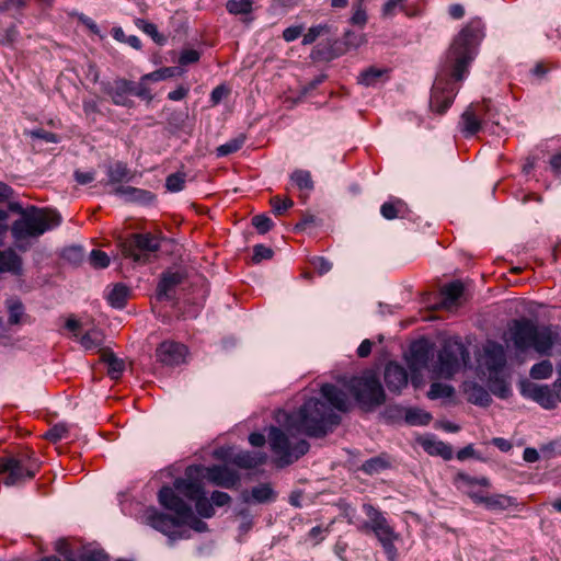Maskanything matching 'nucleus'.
<instances>
[{
    "instance_id": "1",
    "label": "nucleus",
    "mask_w": 561,
    "mask_h": 561,
    "mask_svg": "<svg viewBox=\"0 0 561 561\" xmlns=\"http://www.w3.org/2000/svg\"><path fill=\"white\" fill-rule=\"evenodd\" d=\"M481 37L480 21H471L454 38L432 88L430 107L433 112L444 114L454 103L458 92L455 84L466 78Z\"/></svg>"
},
{
    "instance_id": "2",
    "label": "nucleus",
    "mask_w": 561,
    "mask_h": 561,
    "mask_svg": "<svg viewBox=\"0 0 561 561\" xmlns=\"http://www.w3.org/2000/svg\"><path fill=\"white\" fill-rule=\"evenodd\" d=\"M290 421L307 436L321 438L340 424L341 417L325 402L311 398L290 416Z\"/></svg>"
},
{
    "instance_id": "3",
    "label": "nucleus",
    "mask_w": 561,
    "mask_h": 561,
    "mask_svg": "<svg viewBox=\"0 0 561 561\" xmlns=\"http://www.w3.org/2000/svg\"><path fill=\"white\" fill-rule=\"evenodd\" d=\"M511 339L517 351L534 350L540 355H548L558 340V332L549 325H537L529 319L514 320L510 329Z\"/></svg>"
},
{
    "instance_id": "4",
    "label": "nucleus",
    "mask_w": 561,
    "mask_h": 561,
    "mask_svg": "<svg viewBox=\"0 0 561 561\" xmlns=\"http://www.w3.org/2000/svg\"><path fill=\"white\" fill-rule=\"evenodd\" d=\"M60 222L61 216L58 211L30 206L28 211L23 213V218H19L12 224L11 233L15 241L38 238L58 227Z\"/></svg>"
},
{
    "instance_id": "5",
    "label": "nucleus",
    "mask_w": 561,
    "mask_h": 561,
    "mask_svg": "<svg viewBox=\"0 0 561 561\" xmlns=\"http://www.w3.org/2000/svg\"><path fill=\"white\" fill-rule=\"evenodd\" d=\"M41 462L27 447L0 457V476L5 485H15L32 480L39 471Z\"/></svg>"
},
{
    "instance_id": "6",
    "label": "nucleus",
    "mask_w": 561,
    "mask_h": 561,
    "mask_svg": "<svg viewBox=\"0 0 561 561\" xmlns=\"http://www.w3.org/2000/svg\"><path fill=\"white\" fill-rule=\"evenodd\" d=\"M362 508L367 520L358 529L363 533H373L381 545L388 561H397L398 549L394 543L399 540L400 535L396 533L379 508L369 503H364Z\"/></svg>"
},
{
    "instance_id": "7",
    "label": "nucleus",
    "mask_w": 561,
    "mask_h": 561,
    "mask_svg": "<svg viewBox=\"0 0 561 561\" xmlns=\"http://www.w3.org/2000/svg\"><path fill=\"white\" fill-rule=\"evenodd\" d=\"M345 386L365 411H371L386 401L382 385L373 370H366L360 376L352 377Z\"/></svg>"
},
{
    "instance_id": "8",
    "label": "nucleus",
    "mask_w": 561,
    "mask_h": 561,
    "mask_svg": "<svg viewBox=\"0 0 561 561\" xmlns=\"http://www.w3.org/2000/svg\"><path fill=\"white\" fill-rule=\"evenodd\" d=\"M271 450L276 456L278 467L289 466L309 451L310 445L307 440L300 439L291 445L288 436L276 426H271L268 432Z\"/></svg>"
},
{
    "instance_id": "9",
    "label": "nucleus",
    "mask_w": 561,
    "mask_h": 561,
    "mask_svg": "<svg viewBox=\"0 0 561 561\" xmlns=\"http://www.w3.org/2000/svg\"><path fill=\"white\" fill-rule=\"evenodd\" d=\"M159 504L168 511L181 517V526L187 525L197 533L208 530V525L194 515L190 504H187L169 485H163L158 492Z\"/></svg>"
},
{
    "instance_id": "10",
    "label": "nucleus",
    "mask_w": 561,
    "mask_h": 561,
    "mask_svg": "<svg viewBox=\"0 0 561 561\" xmlns=\"http://www.w3.org/2000/svg\"><path fill=\"white\" fill-rule=\"evenodd\" d=\"M160 239L150 232L130 233L121 242V250L125 257L134 262L146 263L151 253L159 251Z\"/></svg>"
},
{
    "instance_id": "11",
    "label": "nucleus",
    "mask_w": 561,
    "mask_h": 561,
    "mask_svg": "<svg viewBox=\"0 0 561 561\" xmlns=\"http://www.w3.org/2000/svg\"><path fill=\"white\" fill-rule=\"evenodd\" d=\"M495 122V114L491 100L484 99L481 103H472L461 115L460 126L465 137L477 135L483 124Z\"/></svg>"
},
{
    "instance_id": "12",
    "label": "nucleus",
    "mask_w": 561,
    "mask_h": 561,
    "mask_svg": "<svg viewBox=\"0 0 561 561\" xmlns=\"http://www.w3.org/2000/svg\"><path fill=\"white\" fill-rule=\"evenodd\" d=\"M469 353L465 345L458 341H447L438 352L435 373L442 378H451L460 368V362L466 360Z\"/></svg>"
},
{
    "instance_id": "13",
    "label": "nucleus",
    "mask_w": 561,
    "mask_h": 561,
    "mask_svg": "<svg viewBox=\"0 0 561 561\" xmlns=\"http://www.w3.org/2000/svg\"><path fill=\"white\" fill-rule=\"evenodd\" d=\"M144 517L147 525L168 536L171 540L183 538V533L176 530L181 527L182 522L179 515L171 516L156 507H149L146 510Z\"/></svg>"
},
{
    "instance_id": "14",
    "label": "nucleus",
    "mask_w": 561,
    "mask_h": 561,
    "mask_svg": "<svg viewBox=\"0 0 561 561\" xmlns=\"http://www.w3.org/2000/svg\"><path fill=\"white\" fill-rule=\"evenodd\" d=\"M202 472V465L188 466L184 471V477L176 478L173 481V486L170 488L174 490L175 494H182L187 500L193 501L204 492L201 482Z\"/></svg>"
},
{
    "instance_id": "15",
    "label": "nucleus",
    "mask_w": 561,
    "mask_h": 561,
    "mask_svg": "<svg viewBox=\"0 0 561 561\" xmlns=\"http://www.w3.org/2000/svg\"><path fill=\"white\" fill-rule=\"evenodd\" d=\"M102 91L111 99L113 104L131 108L135 103L133 95V81L126 78H116L112 82H102Z\"/></svg>"
},
{
    "instance_id": "16",
    "label": "nucleus",
    "mask_w": 561,
    "mask_h": 561,
    "mask_svg": "<svg viewBox=\"0 0 561 561\" xmlns=\"http://www.w3.org/2000/svg\"><path fill=\"white\" fill-rule=\"evenodd\" d=\"M154 354L162 365L179 366L185 362L188 348L181 342L165 340L157 346Z\"/></svg>"
},
{
    "instance_id": "17",
    "label": "nucleus",
    "mask_w": 561,
    "mask_h": 561,
    "mask_svg": "<svg viewBox=\"0 0 561 561\" xmlns=\"http://www.w3.org/2000/svg\"><path fill=\"white\" fill-rule=\"evenodd\" d=\"M202 478L207 479L214 485L225 489H233L240 481V476L237 471L221 465L203 466Z\"/></svg>"
},
{
    "instance_id": "18",
    "label": "nucleus",
    "mask_w": 561,
    "mask_h": 561,
    "mask_svg": "<svg viewBox=\"0 0 561 561\" xmlns=\"http://www.w3.org/2000/svg\"><path fill=\"white\" fill-rule=\"evenodd\" d=\"M347 51V42L339 38H327L318 43L311 50L310 57L314 61H331Z\"/></svg>"
},
{
    "instance_id": "19",
    "label": "nucleus",
    "mask_w": 561,
    "mask_h": 561,
    "mask_svg": "<svg viewBox=\"0 0 561 561\" xmlns=\"http://www.w3.org/2000/svg\"><path fill=\"white\" fill-rule=\"evenodd\" d=\"M184 278V273L179 271H167L162 273L156 290L157 300L169 301L175 299L176 289L183 283Z\"/></svg>"
},
{
    "instance_id": "20",
    "label": "nucleus",
    "mask_w": 561,
    "mask_h": 561,
    "mask_svg": "<svg viewBox=\"0 0 561 561\" xmlns=\"http://www.w3.org/2000/svg\"><path fill=\"white\" fill-rule=\"evenodd\" d=\"M524 396L533 399L537 403H539L543 409L552 410L557 407V398L553 391L548 386H539L536 383H529L523 389Z\"/></svg>"
},
{
    "instance_id": "21",
    "label": "nucleus",
    "mask_w": 561,
    "mask_h": 561,
    "mask_svg": "<svg viewBox=\"0 0 561 561\" xmlns=\"http://www.w3.org/2000/svg\"><path fill=\"white\" fill-rule=\"evenodd\" d=\"M470 499L489 510L505 511L515 505V499L505 494L489 495L486 492H471Z\"/></svg>"
},
{
    "instance_id": "22",
    "label": "nucleus",
    "mask_w": 561,
    "mask_h": 561,
    "mask_svg": "<svg viewBox=\"0 0 561 561\" xmlns=\"http://www.w3.org/2000/svg\"><path fill=\"white\" fill-rule=\"evenodd\" d=\"M385 382L389 391L400 392L408 385V373L401 365L390 362L385 368Z\"/></svg>"
},
{
    "instance_id": "23",
    "label": "nucleus",
    "mask_w": 561,
    "mask_h": 561,
    "mask_svg": "<svg viewBox=\"0 0 561 561\" xmlns=\"http://www.w3.org/2000/svg\"><path fill=\"white\" fill-rule=\"evenodd\" d=\"M454 483L458 490L462 491L469 497L471 492H484L482 489H477V486L488 489L491 485L489 478H476L465 472H458L455 476Z\"/></svg>"
},
{
    "instance_id": "24",
    "label": "nucleus",
    "mask_w": 561,
    "mask_h": 561,
    "mask_svg": "<svg viewBox=\"0 0 561 561\" xmlns=\"http://www.w3.org/2000/svg\"><path fill=\"white\" fill-rule=\"evenodd\" d=\"M431 351L425 343L415 342L411 345L407 357L408 366L412 371H419L427 367Z\"/></svg>"
},
{
    "instance_id": "25",
    "label": "nucleus",
    "mask_w": 561,
    "mask_h": 561,
    "mask_svg": "<svg viewBox=\"0 0 561 561\" xmlns=\"http://www.w3.org/2000/svg\"><path fill=\"white\" fill-rule=\"evenodd\" d=\"M322 397L330 403V408H334L341 412L348 410V399L346 393L332 383H324L321 387Z\"/></svg>"
},
{
    "instance_id": "26",
    "label": "nucleus",
    "mask_w": 561,
    "mask_h": 561,
    "mask_svg": "<svg viewBox=\"0 0 561 561\" xmlns=\"http://www.w3.org/2000/svg\"><path fill=\"white\" fill-rule=\"evenodd\" d=\"M397 413L398 415H401L404 413V420L410 425H426L431 422L432 416L430 413L424 412L416 408H410L407 410H403L400 407H389L386 410V413L392 417V413Z\"/></svg>"
},
{
    "instance_id": "27",
    "label": "nucleus",
    "mask_w": 561,
    "mask_h": 561,
    "mask_svg": "<svg viewBox=\"0 0 561 561\" xmlns=\"http://www.w3.org/2000/svg\"><path fill=\"white\" fill-rule=\"evenodd\" d=\"M293 185L299 191V198L306 202L314 188L311 173L307 170L297 169L290 174Z\"/></svg>"
},
{
    "instance_id": "28",
    "label": "nucleus",
    "mask_w": 561,
    "mask_h": 561,
    "mask_svg": "<svg viewBox=\"0 0 561 561\" xmlns=\"http://www.w3.org/2000/svg\"><path fill=\"white\" fill-rule=\"evenodd\" d=\"M407 0H388L382 5L383 16H393L397 10L401 11L408 18H414L421 14V8L417 3H405Z\"/></svg>"
},
{
    "instance_id": "29",
    "label": "nucleus",
    "mask_w": 561,
    "mask_h": 561,
    "mask_svg": "<svg viewBox=\"0 0 561 561\" xmlns=\"http://www.w3.org/2000/svg\"><path fill=\"white\" fill-rule=\"evenodd\" d=\"M114 193L116 195L126 196L130 202H136L144 205H149L156 199V195L152 192L134 186L119 185L115 187Z\"/></svg>"
},
{
    "instance_id": "30",
    "label": "nucleus",
    "mask_w": 561,
    "mask_h": 561,
    "mask_svg": "<svg viewBox=\"0 0 561 561\" xmlns=\"http://www.w3.org/2000/svg\"><path fill=\"white\" fill-rule=\"evenodd\" d=\"M505 364V351L501 344L493 343L485 350V365L491 373L501 371Z\"/></svg>"
},
{
    "instance_id": "31",
    "label": "nucleus",
    "mask_w": 561,
    "mask_h": 561,
    "mask_svg": "<svg viewBox=\"0 0 561 561\" xmlns=\"http://www.w3.org/2000/svg\"><path fill=\"white\" fill-rule=\"evenodd\" d=\"M391 69L389 68H377L375 66H370L359 73L357 82L365 87H374L378 82L387 81Z\"/></svg>"
},
{
    "instance_id": "32",
    "label": "nucleus",
    "mask_w": 561,
    "mask_h": 561,
    "mask_svg": "<svg viewBox=\"0 0 561 561\" xmlns=\"http://www.w3.org/2000/svg\"><path fill=\"white\" fill-rule=\"evenodd\" d=\"M409 213L408 205L404 201L398 197H392L385 202L380 207L381 216L387 220L396 218H404Z\"/></svg>"
},
{
    "instance_id": "33",
    "label": "nucleus",
    "mask_w": 561,
    "mask_h": 561,
    "mask_svg": "<svg viewBox=\"0 0 561 561\" xmlns=\"http://www.w3.org/2000/svg\"><path fill=\"white\" fill-rule=\"evenodd\" d=\"M465 287L460 280H454L440 288L442 306L451 308L456 306L459 298L463 295Z\"/></svg>"
},
{
    "instance_id": "34",
    "label": "nucleus",
    "mask_w": 561,
    "mask_h": 561,
    "mask_svg": "<svg viewBox=\"0 0 561 561\" xmlns=\"http://www.w3.org/2000/svg\"><path fill=\"white\" fill-rule=\"evenodd\" d=\"M107 183L111 185L119 184L124 181H130L133 179L131 171L127 168V164L122 161L107 167L106 170Z\"/></svg>"
},
{
    "instance_id": "35",
    "label": "nucleus",
    "mask_w": 561,
    "mask_h": 561,
    "mask_svg": "<svg viewBox=\"0 0 561 561\" xmlns=\"http://www.w3.org/2000/svg\"><path fill=\"white\" fill-rule=\"evenodd\" d=\"M21 270L22 260L14 250L9 249L0 251V273L10 272L13 274H20Z\"/></svg>"
},
{
    "instance_id": "36",
    "label": "nucleus",
    "mask_w": 561,
    "mask_h": 561,
    "mask_svg": "<svg viewBox=\"0 0 561 561\" xmlns=\"http://www.w3.org/2000/svg\"><path fill=\"white\" fill-rule=\"evenodd\" d=\"M101 359L107 365V375L110 378L113 380H118L125 369L124 362L117 358L116 355L110 350H104L102 352Z\"/></svg>"
},
{
    "instance_id": "37",
    "label": "nucleus",
    "mask_w": 561,
    "mask_h": 561,
    "mask_svg": "<svg viewBox=\"0 0 561 561\" xmlns=\"http://www.w3.org/2000/svg\"><path fill=\"white\" fill-rule=\"evenodd\" d=\"M227 11L232 15H243L242 21L250 23L253 18L250 16L253 11L252 0H228L226 3Z\"/></svg>"
},
{
    "instance_id": "38",
    "label": "nucleus",
    "mask_w": 561,
    "mask_h": 561,
    "mask_svg": "<svg viewBox=\"0 0 561 561\" xmlns=\"http://www.w3.org/2000/svg\"><path fill=\"white\" fill-rule=\"evenodd\" d=\"M391 467L390 457L387 454H380L366 460L362 466L360 470L369 476L379 473Z\"/></svg>"
},
{
    "instance_id": "39",
    "label": "nucleus",
    "mask_w": 561,
    "mask_h": 561,
    "mask_svg": "<svg viewBox=\"0 0 561 561\" xmlns=\"http://www.w3.org/2000/svg\"><path fill=\"white\" fill-rule=\"evenodd\" d=\"M264 454H252L250 451H241L233 457V463L243 469H252L265 462Z\"/></svg>"
},
{
    "instance_id": "40",
    "label": "nucleus",
    "mask_w": 561,
    "mask_h": 561,
    "mask_svg": "<svg viewBox=\"0 0 561 561\" xmlns=\"http://www.w3.org/2000/svg\"><path fill=\"white\" fill-rule=\"evenodd\" d=\"M129 294V288L126 285L115 284L107 295V301L112 307L123 309L127 304Z\"/></svg>"
},
{
    "instance_id": "41",
    "label": "nucleus",
    "mask_w": 561,
    "mask_h": 561,
    "mask_svg": "<svg viewBox=\"0 0 561 561\" xmlns=\"http://www.w3.org/2000/svg\"><path fill=\"white\" fill-rule=\"evenodd\" d=\"M331 25L328 23H321L317 25H312L308 28V31L304 34L301 44L307 46L313 44L318 38L322 36H327L331 34Z\"/></svg>"
},
{
    "instance_id": "42",
    "label": "nucleus",
    "mask_w": 561,
    "mask_h": 561,
    "mask_svg": "<svg viewBox=\"0 0 561 561\" xmlns=\"http://www.w3.org/2000/svg\"><path fill=\"white\" fill-rule=\"evenodd\" d=\"M247 136L245 134H239L237 137L230 139L224 145H220L216 149L217 157H226L231 153L239 151L243 145L245 144Z\"/></svg>"
},
{
    "instance_id": "43",
    "label": "nucleus",
    "mask_w": 561,
    "mask_h": 561,
    "mask_svg": "<svg viewBox=\"0 0 561 561\" xmlns=\"http://www.w3.org/2000/svg\"><path fill=\"white\" fill-rule=\"evenodd\" d=\"M251 497L255 503H266L275 499V492L268 483H261L252 488Z\"/></svg>"
},
{
    "instance_id": "44",
    "label": "nucleus",
    "mask_w": 561,
    "mask_h": 561,
    "mask_svg": "<svg viewBox=\"0 0 561 561\" xmlns=\"http://www.w3.org/2000/svg\"><path fill=\"white\" fill-rule=\"evenodd\" d=\"M136 26L152 38L158 45H164L167 37L158 32L157 25L142 19L136 20Z\"/></svg>"
},
{
    "instance_id": "45",
    "label": "nucleus",
    "mask_w": 561,
    "mask_h": 561,
    "mask_svg": "<svg viewBox=\"0 0 561 561\" xmlns=\"http://www.w3.org/2000/svg\"><path fill=\"white\" fill-rule=\"evenodd\" d=\"M193 502L195 503V510L201 517L211 518L215 515V508L210 500L206 497L205 491L193 500Z\"/></svg>"
},
{
    "instance_id": "46",
    "label": "nucleus",
    "mask_w": 561,
    "mask_h": 561,
    "mask_svg": "<svg viewBox=\"0 0 561 561\" xmlns=\"http://www.w3.org/2000/svg\"><path fill=\"white\" fill-rule=\"evenodd\" d=\"M553 367L550 360L546 359L535 364L530 369V376L534 379H546L552 375Z\"/></svg>"
},
{
    "instance_id": "47",
    "label": "nucleus",
    "mask_w": 561,
    "mask_h": 561,
    "mask_svg": "<svg viewBox=\"0 0 561 561\" xmlns=\"http://www.w3.org/2000/svg\"><path fill=\"white\" fill-rule=\"evenodd\" d=\"M133 95L146 101L147 103H150L153 100V94L148 82L142 80L141 77L138 82L133 81Z\"/></svg>"
},
{
    "instance_id": "48",
    "label": "nucleus",
    "mask_w": 561,
    "mask_h": 561,
    "mask_svg": "<svg viewBox=\"0 0 561 561\" xmlns=\"http://www.w3.org/2000/svg\"><path fill=\"white\" fill-rule=\"evenodd\" d=\"M469 400L474 404L488 407L491 402V397L483 387L473 386L469 394Z\"/></svg>"
},
{
    "instance_id": "49",
    "label": "nucleus",
    "mask_w": 561,
    "mask_h": 561,
    "mask_svg": "<svg viewBox=\"0 0 561 561\" xmlns=\"http://www.w3.org/2000/svg\"><path fill=\"white\" fill-rule=\"evenodd\" d=\"M453 394L454 388L440 382H433L428 391L430 399L450 398Z\"/></svg>"
},
{
    "instance_id": "50",
    "label": "nucleus",
    "mask_w": 561,
    "mask_h": 561,
    "mask_svg": "<svg viewBox=\"0 0 561 561\" xmlns=\"http://www.w3.org/2000/svg\"><path fill=\"white\" fill-rule=\"evenodd\" d=\"M271 207L273 209V213L276 216H282L285 214L286 210L291 208L294 206V202L289 197L282 198L280 196L276 195L273 196L270 201Z\"/></svg>"
},
{
    "instance_id": "51",
    "label": "nucleus",
    "mask_w": 561,
    "mask_h": 561,
    "mask_svg": "<svg viewBox=\"0 0 561 561\" xmlns=\"http://www.w3.org/2000/svg\"><path fill=\"white\" fill-rule=\"evenodd\" d=\"M90 265L94 268H105L110 265V256L102 250L94 249L89 255Z\"/></svg>"
},
{
    "instance_id": "52",
    "label": "nucleus",
    "mask_w": 561,
    "mask_h": 561,
    "mask_svg": "<svg viewBox=\"0 0 561 561\" xmlns=\"http://www.w3.org/2000/svg\"><path fill=\"white\" fill-rule=\"evenodd\" d=\"M9 309V324H19L24 314V307L20 300H11L8 305Z\"/></svg>"
},
{
    "instance_id": "53",
    "label": "nucleus",
    "mask_w": 561,
    "mask_h": 561,
    "mask_svg": "<svg viewBox=\"0 0 561 561\" xmlns=\"http://www.w3.org/2000/svg\"><path fill=\"white\" fill-rule=\"evenodd\" d=\"M185 173L176 172L168 175L165 186L170 192H180L185 186Z\"/></svg>"
},
{
    "instance_id": "54",
    "label": "nucleus",
    "mask_w": 561,
    "mask_h": 561,
    "mask_svg": "<svg viewBox=\"0 0 561 561\" xmlns=\"http://www.w3.org/2000/svg\"><path fill=\"white\" fill-rule=\"evenodd\" d=\"M80 561H110V557L102 549H83L79 554Z\"/></svg>"
},
{
    "instance_id": "55",
    "label": "nucleus",
    "mask_w": 561,
    "mask_h": 561,
    "mask_svg": "<svg viewBox=\"0 0 561 561\" xmlns=\"http://www.w3.org/2000/svg\"><path fill=\"white\" fill-rule=\"evenodd\" d=\"M367 20H368V16H367V12H366V9L364 5H362L360 3L359 4H353V13H352V16L350 19V23L352 25H357V26H365L366 23H367Z\"/></svg>"
},
{
    "instance_id": "56",
    "label": "nucleus",
    "mask_w": 561,
    "mask_h": 561,
    "mask_svg": "<svg viewBox=\"0 0 561 561\" xmlns=\"http://www.w3.org/2000/svg\"><path fill=\"white\" fill-rule=\"evenodd\" d=\"M28 5V0H3L0 2V13L15 10L20 16L23 15V10Z\"/></svg>"
},
{
    "instance_id": "57",
    "label": "nucleus",
    "mask_w": 561,
    "mask_h": 561,
    "mask_svg": "<svg viewBox=\"0 0 561 561\" xmlns=\"http://www.w3.org/2000/svg\"><path fill=\"white\" fill-rule=\"evenodd\" d=\"M201 53L196 49H183L179 56L178 62L180 66H188L198 62Z\"/></svg>"
},
{
    "instance_id": "58",
    "label": "nucleus",
    "mask_w": 561,
    "mask_h": 561,
    "mask_svg": "<svg viewBox=\"0 0 561 561\" xmlns=\"http://www.w3.org/2000/svg\"><path fill=\"white\" fill-rule=\"evenodd\" d=\"M273 254L274 252L271 248L263 244H256L253 247L252 262L256 264L261 263L264 260L272 259Z\"/></svg>"
},
{
    "instance_id": "59",
    "label": "nucleus",
    "mask_w": 561,
    "mask_h": 561,
    "mask_svg": "<svg viewBox=\"0 0 561 561\" xmlns=\"http://www.w3.org/2000/svg\"><path fill=\"white\" fill-rule=\"evenodd\" d=\"M252 225L260 233H266L273 227V221L265 215H256L252 218Z\"/></svg>"
},
{
    "instance_id": "60",
    "label": "nucleus",
    "mask_w": 561,
    "mask_h": 561,
    "mask_svg": "<svg viewBox=\"0 0 561 561\" xmlns=\"http://www.w3.org/2000/svg\"><path fill=\"white\" fill-rule=\"evenodd\" d=\"M102 339L96 331H89L81 336V344L87 350H92L101 345Z\"/></svg>"
},
{
    "instance_id": "61",
    "label": "nucleus",
    "mask_w": 561,
    "mask_h": 561,
    "mask_svg": "<svg viewBox=\"0 0 561 561\" xmlns=\"http://www.w3.org/2000/svg\"><path fill=\"white\" fill-rule=\"evenodd\" d=\"M318 218L309 213H304L300 220L295 225L296 231H304L318 225Z\"/></svg>"
},
{
    "instance_id": "62",
    "label": "nucleus",
    "mask_w": 561,
    "mask_h": 561,
    "mask_svg": "<svg viewBox=\"0 0 561 561\" xmlns=\"http://www.w3.org/2000/svg\"><path fill=\"white\" fill-rule=\"evenodd\" d=\"M67 433H68V431H67L66 426L55 425L46 432L44 437L51 443H57V442L61 440L64 437H66Z\"/></svg>"
},
{
    "instance_id": "63",
    "label": "nucleus",
    "mask_w": 561,
    "mask_h": 561,
    "mask_svg": "<svg viewBox=\"0 0 561 561\" xmlns=\"http://www.w3.org/2000/svg\"><path fill=\"white\" fill-rule=\"evenodd\" d=\"M32 138L42 139L46 142L56 144L59 141V136L53 131H48L44 128L34 129L31 131Z\"/></svg>"
},
{
    "instance_id": "64",
    "label": "nucleus",
    "mask_w": 561,
    "mask_h": 561,
    "mask_svg": "<svg viewBox=\"0 0 561 561\" xmlns=\"http://www.w3.org/2000/svg\"><path fill=\"white\" fill-rule=\"evenodd\" d=\"M312 267L318 272L319 275H323L325 273H328L331 267H332V264L323 256H314L311 261H310Z\"/></svg>"
}]
</instances>
